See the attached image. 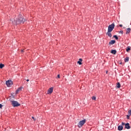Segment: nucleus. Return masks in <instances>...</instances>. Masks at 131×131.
<instances>
[{
    "mask_svg": "<svg viewBox=\"0 0 131 131\" xmlns=\"http://www.w3.org/2000/svg\"><path fill=\"white\" fill-rule=\"evenodd\" d=\"M25 22V19L23 18V16L22 15L19 14L18 18H16V21L14 19L13 20H11L10 23L12 24H20V23H24Z\"/></svg>",
    "mask_w": 131,
    "mask_h": 131,
    "instance_id": "obj_1",
    "label": "nucleus"
},
{
    "mask_svg": "<svg viewBox=\"0 0 131 131\" xmlns=\"http://www.w3.org/2000/svg\"><path fill=\"white\" fill-rule=\"evenodd\" d=\"M114 27H115V25L114 24V23H113L111 25H109L108 27V32H111L112 31H113Z\"/></svg>",
    "mask_w": 131,
    "mask_h": 131,
    "instance_id": "obj_2",
    "label": "nucleus"
},
{
    "mask_svg": "<svg viewBox=\"0 0 131 131\" xmlns=\"http://www.w3.org/2000/svg\"><path fill=\"white\" fill-rule=\"evenodd\" d=\"M11 105L13 106V107H19L21 104H20L19 103H18V101L12 100L11 101Z\"/></svg>",
    "mask_w": 131,
    "mask_h": 131,
    "instance_id": "obj_3",
    "label": "nucleus"
},
{
    "mask_svg": "<svg viewBox=\"0 0 131 131\" xmlns=\"http://www.w3.org/2000/svg\"><path fill=\"white\" fill-rule=\"evenodd\" d=\"M85 119H84L81 121H80L78 124V127L80 128L82 127V126L83 125V124H84V123H85Z\"/></svg>",
    "mask_w": 131,
    "mask_h": 131,
    "instance_id": "obj_4",
    "label": "nucleus"
},
{
    "mask_svg": "<svg viewBox=\"0 0 131 131\" xmlns=\"http://www.w3.org/2000/svg\"><path fill=\"white\" fill-rule=\"evenodd\" d=\"M6 84L8 88H11L13 85V81L12 80H8L6 81Z\"/></svg>",
    "mask_w": 131,
    "mask_h": 131,
    "instance_id": "obj_5",
    "label": "nucleus"
},
{
    "mask_svg": "<svg viewBox=\"0 0 131 131\" xmlns=\"http://www.w3.org/2000/svg\"><path fill=\"white\" fill-rule=\"evenodd\" d=\"M53 91H54V88H50L47 91L48 95H50V94H52L53 93Z\"/></svg>",
    "mask_w": 131,
    "mask_h": 131,
    "instance_id": "obj_6",
    "label": "nucleus"
},
{
    "mask_svg": "<svg viewBox=\"0 0 131 131\" xmlns=\"http://www.w3.org/2000/svg\"><path fill=\"white\" fill-rule=\"evenodd\" d=\"M125 128L127 129H129L130 128V126H129V123H127L125 124Z\"/></svg>",
    "mask_w": 131,
    "mask_h": 131,
    "instance_id": "obj_7",
    "label": "nucleus"
},
{
    "mask_svg": "<svg viewBox=\"0 0 131 131\" xmlns=\"http://www.w3.org/2000/svg\"><path fill=\"white\" fill-rule=\"evenodd\" d=\"M126 34H129L130 33L131 29L130 28H128L126 29Z\"/></svg>",
    "mask_w": 131,
    "mask_h": 131,
    "instance_id": "obj_8",
    "label": "nucleus"
},
{
    "mask_svg": "<svg viewBox=\"0 0 131 131\" xmlns=\"http://www.w3.org/2000/svg\"><path fill=\"white\" fill-rule=\"evenodd\" d=\"M115 42H116V41H115V40H111V41L109 42L108 45H109L110 46H111L112 45H114V43H115Z\"/></svg>",
    "mask_w": 131,
    "mask_h": 131,
    "instance_id": "obj_9",
    "label": "nucleus"
},
{
    "mask_svg": "<svg viewBox=\"0 0 131 131\" xmlns=\"http://www.w3.org/2000/svg\"><path fill=\"white\" fill-rule=\"evenodd\" d=\"M81 62H82V59L80 58L79 59V61H77L78 64H79V65H82V63H81Z\"/></svg>",
    "mask_w": 131,
    "mask_h": 131,
    "instance_id": "obj_10",
    "label": "nucleus"
},
{
    "mask_svg": "<svg viewBox=\"0 0 131 131\" xmlns=\"http://www.w3.org/2000/svg\"><path fill=\"white\" fill-rule=\"evenodd\" d=\"M118 130H122V129H123V126H122V125L118 126Z\"/></svg>",
    "mask_w": 131,
    "mask_h": 131,
    "instance_id": "obj_11",
    "label": "nucleus"
},
{
    "mask_svg": "<svg viewBox=\"0 0 131 131\" xmlns=\"http://www.w3.org/2000/svg\"><path fill=\"white\" fill-rule=\"evenodd\" d=\"M22 89H23V87H20L16 91V94H18V93H19V92H20V91H22Z\"/></svg>",
    "mask_w": 131,
    "mask_h": 131,
    "instance_id": "obj_12",
    "label": "nucleus"
},
{
    "mask_svg": "<svg viewBox=\"0 0 131 131\" xmlns=\"http://www.w3.org/2000/svg\"><path fill=\"white\" fill-rule=\"evenodd\" d=\"M111 53L112 54H113L114 55H116V53H117V51H116V50H113L111 51Z\"/></svg>",
    "mask_w": 131,
    "mask_h": 131,
    "instance_id": "obj_13",
    "label": "nucleus"
},
{
    "mask_svg": "<svg viewBox=\"0 0 131 131\" xmlns=\"http://www.w3.org/2000/svg\"><path fill=\"white\" fill-rule=\"evenodd\" d=\"M106 34L109 36L110 37H112V34H111V32H107Z\"/></svg>",
    "mask_w": 131,
    "mask_h": 131,
    "instance_id": "obj_14",
    "label": "nucleus"
},
{
    "mask_svg": "<svg viewBox=\"0 0 131 131\" xmlns=\"http://www.w3.org/2000/svg\"><path fill=\"white\" fill-rule=\"evenodd\" d=\"M120 86H121L120 83L118 82L117 83L116 88H118V89H120Z\"/></svg>",
    "mask_w": 131,
    "mask_h": 131,
    "instance_id": "obj_15",
    "label": "nucleus"
},
{
    "mask_svg": "<svg viewBox=\"0 0 131 131\" xmlns=\"http://www.w3.org/2000/svg\"><path fill=\"white\" fill-rule=\"evenodd\" d=\"M129 60V57H126V58L124 59V61H125V62H128Z\"/></svg>",
    "mask_w": 131,
    "mask_h": 131,
    "instance_id": "obj_16",
    "label": "nucleus"
},
{
    "mask_svg": "<svg viewBox=\"0 0 131 131\" xmlns=\"http://www.w3.org/2000/svg\"><path fill=\"white\" fill-rule=\"evenodd\" d=\"M130 50V47L128 46L127 47L126 49V52H128Z\"/></svg>",
    "mask_w": 131,
    "mask_h": 131,
    "instance_id": "obj_17",
    "label": "nucleus"
},
{
    "mask_svg": "<svg viewBox=\"0 0 131 131\" xmlns=\"http://www.w3.org/2000/svg\"><path fill=\"white\" fill-rule=\"evenodd\" d=\"M4 67H5V64L1 63V69H2V68H4Z\"/></svg>",
    "mask_w": 131,
    "mask_h": 131,
    "instance_id": "obj_18",
    "label": "nucleus"
},
{
    "mask_svg": "<svg viewBox=\"0 0 131 131\" xmlns=\"http://www.w3.org/2000/svg\"><path fill=\"white\" fill-rule=\"evenodd\" d=\"M128 115H131V110H129L128 111Z\"/></svg>",
    "mask_w": 131,
    "mask_h": 131,
    "instance_id": "obj_19",
    "label": "nucleus"
},
{
    "mask_svg": "<svg viewBox=\"0 0 131 131\" xmlns=\"http://www.w3.org/2000/svg\"><path fill=\"white\" fill-rule=\"evenodd\" d=\"M114 37L117 40L118 39V37H117L116 35H114Z\"/></svg>",
    "mask_w": 131,
    "mask_h": 131,
    "instance_id": "obj_20",
    "label": "nucleus"
},
{
    "mask_svg": "<svg viewBox=\"0 0 131 131\" xmlns=\"http://www.w3.org/2000/svg\"><path fill=\"white\" fill-rule=\"evenodd\" d=\"M92 100H94L95 101H96V97L93 96L92 97Z\"/></svg>",
    "mask_w": 131,
    "mask_h": 131,
    "instance_id": "obj_21",
    "label": "nucleus"
},
{
    "mask_svg": "<svg viewBox=\"0 0 131 131\" xmlns=\"http://www.w3.org/2000/svg\"><path fill=\"white\" fill-rule=\"evenodd\" d=\"M32 119H33L34 121H35V120H36V119H35V118H34V117H32Z\"/></svg>",
    "mask_w": 131,
    "mask_h": 131,
    "instance_id": "obj_22",
    "label": "nucleus"
},
{
    "mask_svg": "<svg viewBox=\"0 0 131 131\" xmlns=\"http://www.w3.org/2000/svg\"><path fill=\"white\" fill-rule=\"evenodd\" d=\"M119 33H121V34H123V31H120Z\"/></svg>",
    "mask_w": 131,
    "mask_h": 131,
    "instance_id": "obj_23",
    "label": "nucleus"
},
{
    "mask_svg": "<svg viewBox=\"0 0 131 131\" xmlns=\"http://www.w3.org/2000/svg\"><path fill=\"white\" fill-rule=\"evenodd\" d=\"M129 116H130V115H129V114L127 115V119H128L129 118Z\"/></svg>",
    "mask_w": 131,
    "mask_h": 131,
    "instance_id": "obj_24",
    "label": "nucleus"
},
{
    "mask_svg": "<svg viewBox=\"0 0 131 131\" xmlns=\"http://www.w3.org/2000/svg\"><path fill=\"white\" fill-rule=\"evenodd\" d=\"M122 125H125V123L122 122Z\"/></svg>",
    "mask_w": 131,
    "mask_h": 131,
    "instance_id": "obj_25",
    "label": "nucleus"
},
{
    "mask_svg": "<svg viewBox=\"0 0 131 131\" xmlns=\"http://www.w3.org/2000/svg\"><path fill=\"white\" fill-rule=\"evenodd\" d=\"M57 78H60V75H57Z\"/></svg>",
    "mask_w": 131,
    "mask_h": 131,
    "instance_id": "obj_26",
    "label": "nucleus"
},
{
    "mask_svg": "<svg viewBox=\"0 0 131 131\" xmlns=\"http://www.w3.org/2000/svg\"><path fill=\"white\" fill-rule=\"evenodd\" d=\"M123 26L122 25H119L120 27H122Z\"/></svg>",
    "mask_w": 131,
    "mask_h": 131,
    "instance_id": "obj_27",
    "label": "nucleus"
},
{
    "mask_svg": "<svg viewBox=\"0 0 131 131\" xmlns=\"http://www.w3.org/2000/svg\"><path fill=\"white\" fill-rule=\"evenodd\" d=\"M22 53L24 52V50H21Z\"/></svg>",
    "mask_w": 131,
    "mask_h": 131,
    "instance_id": "obj_28",
    "label": "nucleus"
},
{
    "mask_svg": "<svg viewBox=\"0 0 131 131\" xmlns=\"http://www.w3.org/2000/svg\"><path fill=\"white\" fill-rule=\"evenodd\" d=\"M2 107H3V105L1 104V108H2Z\"/></svg>",
    "mask_w": 131,
    "mask_h": 131,
    "instance_id": "obj_29",
    "label": "nucleus"
},
{
    "mask_svg": "<svg viewBox=\"0 0 131 131\" xmlns=\"http://www.w3.org/2000/svg\"><path fill=\"white\" fill-rule=\"evenodd\" d=\"M27 81H29V79H27Z\"/></svg>",
    "mask_w": 131,
    "mask_h": 131,
    "instance_id": "obj_30",
    "label": "nucleus"
},
{
    "mask_svg": "<svg viewBox=\"0 0 131 131\" xmlns=\"http://www.w3.org/2000/svg\"><path fill=\"white\" fill-rule=\"evenodd\" d=\"M0 108H1V104H0Z\"/></svg>",
    "mask_w": 131,
    "mask_h": 131,
    "instance_id": "obj_31",
    "label": "nucleus"
}]
</instances>
